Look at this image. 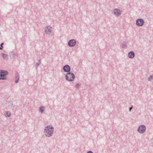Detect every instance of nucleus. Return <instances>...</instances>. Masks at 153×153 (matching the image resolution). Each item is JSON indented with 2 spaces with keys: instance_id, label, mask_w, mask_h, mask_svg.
Instances as JSON below:
<instances>
[{
  "instance_id": "1",
  "label": "nucleus",
  "mask_w": 153,
  "mask_h": 153,
  "mask_svg": "<svg viewBox=\"0 0 153 153\" xmlns=\"http://www.w3.org/2000/svg\"><path fill=\"white\" fill-rule=\"evenodd\" d=\"M54 130L53 126H48L45 128L44 133L46 136L50 137L53 135Z\"/></svg>"
},
{
  "instance_id": "2",
  "label": "nucleus",
  "mask_w": 153,
  "mask_h": 153,
  "mask_svg": "<svg viewBox=\"0 0 153 153\" xmlns=\"http://www.w3.org/2000/svg\"><path fill=\"white\" fill-rule=\"evenodd\" d=\"M8 72L4 70H0V76H1V78H0V80H6L7 79L6 76L8 74Z\"/></svg>"
},
{
  "instance_id": "3",
  "label": "nucleus",
  "mask_w": 153,
  "mask_h": 153,
  "mask_svg": "<svg viewBox=\"0 0 153 153\" xmlns=\"http://www.w3.org/2000/svg\"><path fill=\"white\" fill-rule=\"evenodd\" d=\"M75 77L73 73L70 72L67 73L65 75L66 80L69 82L73 81Z\"/></svg>"
},
{
  "instance_id": "4",
  "label": "nucleus",
  "mask_w": 153,
  "mask_h": 153,
  "mask_svg": "<svg viewBox=\"0 0 153 153\" xmlns=\"http://www.w3.org/2000/svg\"><path fill=\"white\" fill-rule=\"evenodd\" d=\"M146 126L143 125H140L138 127L137 131L140 134H143L146 131Z\"/></svg>"
},
{
  "instance_id": "5",
  "label": "nucleus",
  "mask_w": 153,
  "mask_h": 153,
  "mask_svg": "<svg viewBox=\"0 0 153 153\" xmlns=\"http://www.w3.org/2000/svg\"><path fill=\"white\" fill-rule=\"evenodd\" d=\"M144 23V20L142 19H138L136 21V25L138 26H142Z\"/></svg>"
},
{
  "instance_id": "6",
  "label": "nucleus",
  "mask_w": 153,
  "mask_h": 153,
  "mask_svg": "<svg viewBox=\"0 0 153 153\" xmlns=\"http://www.w3.org/2000/svg\"><path fill=\"white\" fill-rule=\"evenodd\" d=\"M76 43V40L74 39H71L68 42V46L70 47H73L75 45Z\"/></svg>"
},
{
  "instance_id": "7",
  "label": "nucleus",
  "mask_w": 153,
  "mask_h": 153,
  "mask_svg": "<svg viewBox=\"0 0 153 153\" xmlns=\"http://www.w3.org/2000/svg\"><path fill=\"white\" fill-rule=\"evenodd\" d=\"M63 69L64 72L68 73L70 72L71 68L68 65H66L63 66Z\"/></svg>"
},
{
  "instance_id": "8",
  "label": "nucleus",
  "mask_w": 153,
  "mask_h": 153,
  "mask_svg": "<svg viewBox=\"0 0 153 153\" xmlns=\"http://www.w3.org/2000/svg\"><path fill=\"white\" fill-rule=\"evenodd\" d=\"M51 27L47 26H46L45 28V33L50 35L52 32Z\"/></svg>"
},
{
  "instance_id": "9",
  "label": "nucleus",
  "mask_w": 153,
  "mask_h": 153,
  "mask_svg": "<svg viewBox=\"0 0 153 153\" xmlns=\"http://www.w3.org/2000/svg\"><path fill=\"white\" fill-rule=\"evenodd\" d=\"M113 11L114 14L117 16H118L121 15V12L119 9H115Z\"/></svg>"
},
{
  "instance_id": "10",
  "label": "nucleus",
  "mask_w": 153,
  "mask_h": 153,
  "mask_svg": "<svg viewBox=\"0 0 153 153\" xmlns=\"http://www.w3.org/2000/svg\"><path fill=\"white\" fill-rule=\"evenodd\" d=\"M128 57L130 59L133 58L135 56V53L133 51L129 52L128 54Z\"/></svg>"
},
{
  "instance_id": "11",
  "label": "nucleus",
  "mask_w": 153,
  "mask_h": 153,
  "mask_svg": "<svg viewBox=\"0 0 153 153\" xmlns=\"http://www.w3.org/2000/svg\"><path fill=\"white\" fill-rule=\"evenodd\" d=\"M15 83H17L19 81V73L17 72H16L15 74Z\"/></svg>"
},
{
  "instance_id": "12",
  "label": "nucleus",
  "mask_w": 153,
  "mask_h": 153,
  "mask_svg": "<svg viewBox=\"0 0 153 153\" xmlns=\"http://www.w3.org/2000/svg\"><path fill=\"white\" fill-rule=\"evenodd\" d=\"M10 56L11 59H13L15 58H16L17 56L16 54H15L14 52H11L10 54Z\"/></svg>"
},
{
  "instance_id": "13",
  "label": "nucleus",
  "mask_w": 153,
  "mask_h": 153,
  "mask_svg": "<svg viewBox=\"0 0 153 153\" xmlns=\"http://www.w3.org/2000/svg\"><path fill=\"white\" fill-rule=\"evenodd\" d=\"M1 55L3 58L7 60L8 58V55L4 53H1Z\"/></svg>"
},
{
  "instance_id": "14",
  "label": "nucleus",
  "mask_w": 153,
  "mask_h": 153,
  "mask_svg": "<svg viewBox=\"0 0 153 153\" xmlns=\"http://www.w3.org/2000/svg\"><path fill=\"white\" fill-rule=\"evenodd\" d=\"M39 111L41 113H43L44 111V107L43 106H41L39 108Z\"/></svg>"
},
{
  "instance_id": "15",
  "label": "nucleus",
  "mask_w": 153,
  "mask_h": 153,
  "mask_svg": "<svg viewBox=\"0 0 153 153\" xmlns=\"http://www.w3.org/2000/svg\"><path fill=\"white\" fill-rule=\"evenodd\" d=\"M127 47V43L126 42H123L122 43V47L124 48H126Z\"/></svg>"
},
{
  "instance_id": "16",
  "label": "nucleus",
  "mask_w": 153,
  "mask_h": 153,
  "mask_svg": "<svg viewBox=\"0 0 153 153\" xmlns=\"http://www.w3.org/2000/svg\"><path fill=\"white\" fill-rule=\"evenodd\" d=\"M41 60H39V61L38 62H37L36 63V65H35L36 66V68H37V67L39 66V64L41 63Z\"/></svg>"
},
{
  "instance_id": "17",
  "label": "nucleus",
  "mask_w": 153,
  "mask_h": 153,
  "mask_svg": "<svg viewBox=\"0 0 153 153\" xmlns=\"http://www.w3.org/2000/svg\"><path fill=\"white\" fill-rule=\"evenodd\" d=\"M153 80V76H150L148 78V80L149 81H151Z\"/></svg>"
},
{
  "instance_id": "18",
  "label": "nucleus",
  "mask_w": 153,
  "mask_h": 153,
  "mask_svg": "<svg viewBox=\"0 0 153 153\" xmlns=\"http://www.w3.org/2000/svg\"><path fill=\"white\" fill-rule=\"evenodd\" d=\"M7 115L6 116L7 117H9L11 116V113L10 112H6V114L5 115Z\"/></svg>"
},
{
  "instance_id": "19",
  "label": "nucleus",
  "mask_w": 153,
  "mask_h": 153,
  "mask_svg": "<svg viewBox=\"0 0 153 153\" xmlns=\"http://www.w3.org/2000/svg\"><path fill=\"white\" fill-rule=\"evenodd\" d=\"M81 84H79V83H77L75 86V87L76 88H79V87L80 86H81Z\"/></svg>"
},
{
  "instance_id": "20",
  "label": "nucleus",
  "mask_w": 153,
  "mask_h": 153,
  "mask_svg": "<svg viewBox=\"0 0 153 153\" xmlns=\"http://www.w3.org/2000/svg\"><path fill=\"white\" fill-rule=\"evenodd\" d=\"M4 44V42L2 43L1 45H0V48H1V50H3V48H4V47L3 46V45Z\"/></svg>"
},
{
  "instance_id": "21",
  "label": "nucleus",
  "mask_w": 153,
  "mask_h": 153,
  "mask_svg": "<svg viewBox=\"0 0 153 153\" xmlns=\"http://www.w3.org/2000/svg\"><path fill=\"white\" fill-rule=\"evenodd\" d=\"M87 153H93V152L91 151H89Z\"/></svg>"
},
{
  "instance_id": "22",
  "label": "nucleus",
  "mask_w": 153,
  "mask_h": 153,
  "mask_svg": "<svg viewBox=\"0 0 153 153\" xmlns=\"http://www.w3.org/2000/svg\"><path fill=\"white\" fill-rule=\"evenodd\" d=\"M132 109V108H129V111H131V110Z\"/></svg>"
},
{
  "instance_id": "23",
  "label": "nucleus",
  "mask_w": 153,
  "mask_h": 153,
  "mask_svg": "<svg viewBox=\"0 0 153 153\" xmlns=\"http://www.w3.org/2000/svg\"><path fill=\"white\" fill-rule=\"evenodd\" d=\"M0 49H1V48H0Z\"/></svg>"
},
{
  "instance_id": "24",
  "label": "nucleus",
  "mask_w": 153,
  "mask_h": 153,
  "mask_svg": "<svg viewBox=\"0 0 153 153\" xmlns=\"http://www.w3.org/2000/svg\"><path fill=\"white\" fill-rule=\"evenodd\" d=\"M1 34V33L0 32V34Z\"/></svg>"
}]
</instances>
